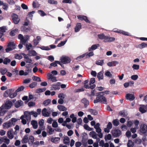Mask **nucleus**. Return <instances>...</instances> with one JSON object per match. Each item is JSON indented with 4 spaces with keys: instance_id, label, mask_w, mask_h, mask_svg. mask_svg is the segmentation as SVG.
Here are the masks:
<instances>
[{
    "instance_id": "f257e3e1",
    "label": "nucleus",
    "mask_w": 147,
    "mask_h": 147,
    "mask_svg": "<svg viewBox=\"0 0 147 147\" xmlns=\"http://www.w3.org/2000/svg\"><path fill=\"white\" fill-rule=\"evenodd\" d=\"M98 96L96 97V99L94 100V103L100 102L104 104H107V99L103 95H100L99 93Z\"/></svg>"
},
{
    "instance_id": "f03ea898",
    "label": "nucleus",
    "mask_w": 147,
    "mask_h": 147,
    "mask_svg": "<svg viewBox=\"0 0 147 147\" xmlns=\"http://www.w3.org/2000/svg\"><path fill=\"white\" fill-rule=\"evenodd\" d=\"M29 38V36L27 35L24 36L22 34H20L18 35V38L20 40V42L24 45L26 44Z\"/></svg>"
},
{
    "instance_id": "7ed1b4c3",
    "label": "nucleus",
    "mask_w": 147,
    "mask_h": 147,
    "mask_svg": "<svg viewBox=\"0 0 147 147\" xmlns=\"http://www.w3.org/2000/svg\"><path fill=\"white\" fill-rule=\"evenodd\" d=\"M7 47L8 48L5 49L6 52H8L15 49L16 47V45L14 42H10L8 43Z\"/></svg>"
},
{
    "instance_id": "20e7f679",
    "label": "nucleus",
    "mask_w": 147,
    "mask_h": 147,
    "mask_svg": "<svg viewBox=\"0 0 147 147\" xmlns=\"http://www.w3.org/2000/svg\"><path fill=\"white\" fill-rule=\"evenodd\" d=\"M60 59L61 63L64 64L69 63L71 61V59L69 57L65 56L61 57Z\"/></svg>"
},
{
    "instance_id": "39448f33",
    "label": "nucleus",
    "mask_w": 147,
    "mask_h": 147,
    "mask_svg": "<svg viewBox=\"0 0 147 147\" xmlns=\"http://www.w3.org/2000/svg\"><path fill=\"white\" fill-rule=\"evenodd\" d=\"M3 142L8 145L10 143V140L6 136H4L3 137H0V143L1 144Z\"/></svg>"
},
{
    "instance_id": "423d86ee",
    "label": "nucleus",
    "mask_w": 147,
    "mask_h": 147,
    "mask_svg": "<svg viewBox=\"0 0 147 147\" xmlns=\"http://www.w3.org/2000/svg\"><path fill=\"white\" fill-rule=\"evenodd\" d=\"M12 105V102L11 101L8 100L6 101L4 104L2 106H3V108L5 109H10Z\"/></svg>"
},
{
    "instance_id": "0eeeda50",
    "label": "nucleus",
    "mask_w": 147,
    "mask_h": 147,
    "mask_svg": "<svg viewBox=\"0 0 147 147\" xmlns=\"http://www.w3.org/2000/svg\"><path fill=\"white\" fill-rule=\"evenodd\" d=\"M11 17L14 23L18 24L20 21V19L18 18V15L15 13H13L12 14Z\"/></svg>"
},
{
    "instance_id": "6e6552de",
    "label": "nucleus",
    "mask_w": 147,
    "mask_h": 147,
    "mask_svg": "<svg viewBox=\"0 0 147 147\" xmlns=\"http://www.w3.org/2000/svg\"><path fill=\"white\" fill-rule=\"evenodd\" d=\"M140 131L143 134H145L147 131V126L145 124H142L140 127Z\"/></svg>"
},
{
    "instance_id": "1a4fd4ad",
    "label": "nucleus",
    "mask_w": 147,
    "mask_h": 147,
    "mask_svg": "<svg viewBox=\"0 0 147 147\" xmlns=\"http://www.w3.org/2000/svg\"><path fill=\"white\" fill-rule=\"evenodd\" d=\"M13 125L12 123L10 122L9 121H8L4 123L3 124V126L4 129H8L11 127Z\"/></svg>"
},
{
    "instance_id": "9d476101",
    "label": "nucleus",
    "mask_w": 147,
    "mask_h": 147,
    "mask_svg": "<svg viewBox=\"0 0 147 147\" xmlns=\"http://www.w3.org/2000/svg\"><path fill=\"white\" fill-rule=\"evenodd\" d=\"M13 91V90L12 89H8L4 92L3 96L5 97L9 96L10 94L12 93Z\"/></svg>"
},
{
    "instance_id": "9b49d317",
    "label": "nucleus",
    "mask_w": 147,
    "mask_h": 147,
    "mask_svg": "<svg viewBox=\"0 0 147 147\" xmlns=\"http://www.w3.org/2000/svg\"><path fill=\"white\" fill-rule=\"evenodd\" d=\"M47 76L48 77V79L50 80L53 82L57 81V80L56 77L54 76L52 74L49 73L47 74Z\"/></svg>"
},
{
    "instance_id": "f8f14e48",
    "label": "nucleus",
    "mask_w": 147,
    "mask_h": 147,
    "mask_svg": "<svg viewBox=\"0 0 147 147\" xmlns=\"http://www.w3.org/2000/svg\"><path fill=\"white\" fill-rule=\"evenodd\" d=\"M7 136L9 139H12L13 138L14 135L12 129H11L9 131H7Z\"/></svg>"
},
{
    "instance_id": "ddd939ff",
    "label": "nucleus",
    "mask_w": 147,
    "mask_h": 147,
    "mask_svg": "<svg viewBox=\"0 0 147 147\" xmlns=\"http://www.w3.org/2000/svg\"><path fill=\"white\" fill-rule=\"evenodd\" d=\"M30 112L26 111L24 113V118H26L28 121H30L31 119Z\"/></svg>"
},
{
    "instance_id": "4468645a",
    "label": "nucleus",
    "mask_w": 147,
    "mask_h": 147,
    "mask_svg": "<svg viewBox=\"0 0 147 147\" xmlns=\"http://www.w3.org/2000/svg\"><path fill=\"white\" fill-rule=\"evenodd\" d=\"M112 134L113 136L117 137L121 134V131L119 130H115L112 131Z\"/></svg>"
},
{
    "instance_id": "2eb2a0df",
    "label": "nucleus",
    "mask_w": 147,
    "mask_h": 147,
    "mask_svg": "<svg viewBox=\"0 0 147 147\" xmlns=\"http://www.w3.org/2000/svg\"><path fill=\"white\" fill-rule=\"evenodd\" d=\"M125 98L127 100H133L134 99L135 97L133 94H127L125 95Z\"/></svg>"
},
{
    "instance_id": "dca6fc26",
    "label": "nucleus",
    "mask_w": 147,
    "mask_h": 147,
    "mask_svg": "<svg viewBox=\"0 0 147 147\" xmlns=\"http://www.w3.org/2000/svg\"><path fill=\"white\" fill-rule=\"evenodd\" d=\"M42 115L45 117H49L50 116V113L48 112L47 109L45 108L42 109Z\"/></svg>"
},
{
    "instance_id": "f3484780",
    "label": "nucleus",
    "mask_w": 147,
    "mask_h": 147,
    "mask_svg": "<svg viewBox=\"0 0 147 147\" xmlns=\"http://www.w3.org/2000/svg\"><path fill=\"white\" fill-rule=\"evenodd\" d=\"M78 19L81 20H85L86 22L90 23V21L88 20L87 17L84 16L79 15L77 16Z\"/></svg>"
},
{
    "instance_id": "a211bd4d",
    "label": "nucleus",
    "mask_w": 147,
    "mask_h": 147,
    "mask_svg": "<svg viewBox=\"0 0 147 147\" xmlns=\"http://www.w3.org/2000/svg\"><path fill=\"white\" fill-rule=\"evenodd\" d=\"M24 59V61L26 63H30L32 62V60L27 55L24 54H23Z\"/></svg>"
},
{
    "instance_id": "6ab92c4d",
    "label": "nucleus",
    "mask_w": 147,
    "mask_h": 147,
    "mask_svg": "<svg viewBox=\"0 0 147 147\" xmlns=\"http://www.w3.org/2000/svg\"><path fill=\"white\" fill-rule=\"evenodd\" d=\"M140 107L139 108V111L142 113H144L146 112L145 109V106L144 105H140Z\"/></svg>"
},
{
    "instance_id": "aec40b11",
    "label": "nucleus",
    "mask_w": 147,
    "mask_h": 147,
    "mask_svg": "<svg viewBox=\"0 0 147 147\" xmlns=\"http://www.w3.org/2000/svg\"><path fill=\"white\" fill-rule=\"evenodd\" d=\"M40 5L39 4V3L36 1L35 0L33 1L32 3L33 7L34 9H36L38 8Z\"/></svg>"
},
{
    "instance_id": "412c9836",
    "label": "nucleus",
    "mask_w": 147,
    "mask_h": 147,
    "mask_svg": "<svg viewBox=\"0 0 147 147\" xmlns=\"http://www.w3.org/2000/svg\"><path fill=\"white\" fill-rule=\"evenodd\" d=\"M31 124L34 129H36L38 127L37 122L35 120H32L31 121Z\"/></svg>"
},
{
    "instance_id": "4be33fe9",
    "label": "nucleus",
    "mask_w": 147,
    "mask_h": 147,
    "mask_svg": "<svg viewBox=\"0 0 147 147\" xmlns=\"http://www.w3.org/2000/svg\"><path fill=\"white\" fill-rule=\"evenodd\" d=\"M6 112V110L3 108V106L0 107V115L3 116Z\"/></svg>"
},
{
    "instance_id": "5701e85b",
    "label": "nucleus",
    "mask_w": 147,
    "mask_h": 147,
    "mask_svg": "<svg viewBox=\"0 0 147 147\" xmlns=\"http://www.w3.org/2000/svg\"><path fill=\"white\" fill-rule=\"evenodd\" d=\"M119 114L123 117H125L127 115V111L125 110H123L119 112Z\"/></svg>"
},
{
    "instance_id": "b1692460",
    "label": "nucleus",
    "mask_w": 147,
    "mask_h": 147,
    "mask_svg": "<svg viewBox=\"0 0 147 147\" xmlns=\"http://www.w3.org/2000/svg\"><path fill=\"white\" fill-rule=\"evenodd\" d=\"M89 135L94 139H96L97 138V134L94 131H92L90 132Z\"/></svg>"
},
{
    "instance_id": "393cba45",
    "label": "nucleus",
    "mask_w": 147,
    "mask_h": 147,
    "mask_svg": "<svg viewBox=\"0 0 147 147\" xmlns=\"http://www.w3.org/2000/svg\"><path fill=\"white\" fill-rule=\"evenodd\" d=\"M23 104V102L21 100H19L17 101L15 104V107H19Z\"/></svg>"
},
{
    "instance_id": "a878e982",
    "label": "nucleus",
    "mask_w": 147,
    "mask_h": 147,
    "mask_svg": "<svg viewBox=\"0 0 147 147\" xmlns=\"http://www.w3.org/2000/svg\"><path fill=\"white\" fill-rule=\"evenodd\" d=\"M118 63L119 62L118 61H114L108 63L107 65L110 67H111L113 66H115L116 65L118 64Z\"/></svg>"
},
{
    "instance_id": "bb28decb",
    "label": "nucleus",
    "mask_w": 147,
    "mask_h": 147,
    "mask_svg": "<svg viewBox=\"0 0 147 147\" xmlns=\"http://www.w3.org/2000/svg\"><path fill=\"white\" fill-rule=\"evenodd\" d=\"M100 45L99 44H96L93 45L91 47L88 49V51H90L92 50H94L96 49Z\"/></svg>"
},
{
    "instance_id": "cd10ccee",
    "label": "nucleus",
    "mask_w": 147,
    "mask_h": 147,
    "mask_svg": "<svg viewBox=\"0 0 147 147\" xmlns=\"http://www.w3.org/2000/svg\"><path fill=\"white\" fill-rule=\"evenodd\" d=\"M63 142L64 144H68L69 142V137L67 136L63 137Z\"/></svg>"
},
{
    "instance_id": "c85d7f7f",
    "label": "nucleus",
    "mask_w": 147,
    "mask_h": 147,
    "mask_svg": "<svg viewBox=\"0 0 147 147\" xmlns=\"http://www.w3.org/2000/svg\"><path fill=\"white\" fill-rule=\"evenodd\" d=\"M57 107L58 109L60 111H65L67 110V109L65 107L61 105H58Z\"/></svg>"
},
{
    "instance_id": "c756f323",
    "label": "nucleus",
    "mask_w": 147,
    "mask_h": 147,
    "mask_svg": "<svg viewBox=\"0 0 147 147\" xmlns=\"http://www.w3.org/2000/svg\"><path fill=\"white\" fill-rule=\"evenodd\" d=\"M103 71H100L97 74V78H98L99 80H103Z\"/></svg>"
},
{
    "instance_id": "7c9ffc66",
    "label": "nucleus",
    "mask_w": 147,
    "mask_h": 147,
    "mask_svg": "<svg viewBox=\"0 0 147 147\" xmlns=\"http://www.w3.org/2000/svg\"><path fill=\"white\" fill-rule=\"evenodd\" d=\"M28 137L27 135L24 136L21 141L22 142V144L26 143L28 141Z\"/></svg>"
},
{
    "instance_id": "2f4dec72",
    "label": "nucleus",
    "mask_w": 147,
    "mask_h": 147,
    "mask_svg": "<svg viewBox=\"0 0 147 147\" xmlns=\"http://www.w3.org/2000/svg\"><path fill=\"white\" fill-rule=\"evenodd\" d=\"M81 24L80 23H77L75 28V31L76 32L79 31L81 28Z\"/></svg>"
},
{
    "instance_id": "473e14b6",
    "label": "nucleus",
    "mask_w": 147,
    "mask_h": 147,
    "mask_svg": "<svg viewBox=\"0 0 147 147\" xmlns=\"http://www.w3.org/2000/svg\"><path fill=\"white\" fill-rule=\"evenodd\" d=\"M134 145V142H132V140H129L127 144V147H133Z\"/></svg>"
},
{
    "instance_id": "72a5a7b5",
    "label": "nucleus",
    "mask_w": 147,
    "mask_h": 147,
    "mask_svg": "<svg viewBox=\"0 0 147 147\" xmlns=\"http://www.w3.org/2000/svg\"><path fill=\"white\" fill-rule=\"evenodd\" d=\"M1 6H2L3 9H7L8 7V5L6 3H4L3 2H1Z\"/></svg>"
},
{
    "instance_id": "f704fd0d",
    "label": "nucleus",
    "mask_w": 147,
    "mask_h": 147,
    "mask_svg": "<svg viewBox=\"0 0 147 147\" xmlns=\"http://www.w3.org/2000/svg\"><path fill=\"white\" fill-rule=\"evenodd\" d=\"M88 111L92 115H96L98 114V112L96 110L92 109H89Z\"/></svg>"
},
{
    "instance_id": "c9c22d12",
    "label": "nucleus",
    "mask_w": 147,
    "mask_h": 147,
    "mask_svg": "<svg viewBox=\"0 0 147 147\" xmlns=\"http://www.w3.org/2000/svg\"><path fill=\"white\" fill-rule=\"evenodd\" d=\"M82 102L84 104L85 107H86L88 105L89 103L88 101L85 98L82 100Z\"/></svg>"
},
{
    "instance_id": "e433bc0d",
    "label": "nucleus",
    "mask_w": 147,
    "mask_h": 147,
    "mask_svg": "<svg viewBox=\"0 0 147 147\" xmlns=\"http://www.w3.org/2000/svg\"><path fill=\"white\" fill-rule=\"evenodd\" d=\"M104 63L103 60H99L96 61V64L98 65L102 66Z\"/></svg>"
},
{
    "instance_id": "4c0bfd02",
    "label": "nucleus",
    "mask_w": 147,
    "mask_h": 147,
    "mask_svg": "<svg viewBox=\"0 0 147 147\" xmlns=\"http://www.w3.org/2000/svg\"><path fill=\"white\" fill-rule=\"evenodd\" d=\"M115 32H118V33H121L123 34L126 36H129V33L127 32H125L124 31L122 30H119V31H115Z\"/></svg>"
},
{
    "instance_id": "58836bf2",
    "label": "nucleus",
    "mask_w": 147,
    "mask_h": 147,
    "mask_svg": "<svg viewBox=\"0 0 147 147\" xmlns=\"http://www.w3.org/2000/svg\"><path fill=\"white\" fill-rule=\"evenodd\" d=\"M147 46V44L143 42L139 45L138 46V47L140 49H142L146 47Z\"/></svg>"
},
{
    "instance_id": "ea45409f",
    "label": "nucleus",
    "mask_w": 147,
    "mask_h": 147,
    "mask_svg": "<svg viewBox=\"0 0 147 147\" xmlns=\"http://www.w3.org/2000/svg\"><path fill=\"white\" fill-rule=\"evenodd\" d=\"M11 61V60L8 58H5L3 60V63L5 65H7Z\"/></svg>"
},
{
    "instance_id": "a19ab883",
    "label": "nucleus",
    "mask_w": 147,
    "mask_h": 147,
    "mask_svg": "<svg viewBox=\"0 0 147 147\" xmlns=\"http://www.w3.org/2000/svg\"><path fill=\"white\" fill-rule=\"evenodd\" d=\"M134 143L137 144H140L142 142V140L141 139L137 138L134 140Z\"/></svg>"
},
{
    "instance_id": "79ce46f5",
    "label": "nucleus",
    "mask_w": 147,
    "mask_h": 147,
    "mask_svg": "<svg viewBox=\"0 0 147 147\" xmlns=\"http://www.w3.org/2000/svg\"><path fill=\"white\" fill-rule=\"evenodd\" d=\"M18 30V29H15L14 30H12L10 33V35L12 36H14L15 35V33L17 32Z\"/></svg>"
},
{
    "instance_id": "37998d69",
    "label": "nucleus",
    "mask_w": 147,
    "mask_h": 147,
    "mask_svg": "<svg viewBox=\"0 0 147 147\" xmlns=\"http://www.w3.org/2000/svg\"><path fill=\"white\" fill-rule=\"evenodd\" d=\"M48 2L49 3L51 4L56 5L58 3L57 1L54 0H48Z\"/></svg>"
},
{
    "instance_id": "c03bdc74",
    "label": "nucleus",
    "mask_w": 147,
    "mask_h": 147,
    "mask_svg": "<svg viewBox=\"0 0 147 147\" xmlns=\"http://www.w3.org/2000/svg\"><path fill=\"white\" fill-rule=\"evenodd\" d=\"M99 38L101 39H105V41L106 42L107 39V36H105L103 34H99L98 35Z\"/></svg>"
},
{
    "instance_id": "a18cd8bd",
    "label": "nucleus",
    "mask_w": 147,
    "mask_h": 147,
    "mask_svg": "<svg viewBox=\"0 0 147 147\" xmlns=\"http://www.w3.org/2000/svg\"><path fill=\"white\" fill-rule=\"evenodd\" d=\"M112 122L113 125L115 126H117L119 125V123L118 119H117L113 120Z\"/></svg>"
},
{
    "instance_id": "49530a36",
    "label": "nucleus",
    "mask_w": 147,
    "mask_h": 147,
    "mask_svg": "<svg viewBox=\"0 0 147 147\" xmlns=\"http://www.w3.org/2000/svg\"><path fill=\"white\" fill-rule=\"evenodd\" d=\"M59 86V83H57L55 84H53L52 85V88H53V89L56 90L57 89H59V88L58 87Z\"/></svg>"
},
{
    "instance_id": "de8ad7c7",
    "label": "nucleus",
    "mask_w": 147,
    "mask_h": 147,
    "mask_svg": "<svg viewBox=\"0 0 147 147\" xmlns=\"http://www.w3.org/2000/svg\"><path fill=\"white\" fill-rule=\"evenodd\" d=\"M32 79L34 80L37 81L41 82V81L40 78L38 77L34 76L32 77Z\"/></svg>"
},
{
    "instance_id": "09e8293b",
    "label": "nucleus",
    "mask_w": 147,
    "mask_h": 147,
    "mask_svg": "<svg viewBox=\"0 0 147 147\" xmlns=\"http://www.w3.org/2000/svg\"><path fill=\"white\" fill-rule=\"evenodd\" d=\"M84 128L86 129L88 131H92L93 129V128H91L89 127L88 126L87 124H84Z\"/></svg>"
},
{
    "instance_id": "8fccbe9b",
    "label": "nucleus",
    "mask_w": 147,
    "mask_h": 147,
    "mask_svg": "<svg viewBox=\"0 0 147 147\" xmlns=\"http://www.w3.org/2000/svg\"><path fill=\"white\" fill-rule=\"evenodd\" d=\"M47 128L49 129V134H52L53 132L54 131V130L51 127V126H48Z\"/></svg>"
},
{
    "instance_id": "3c124183",
    "label": "nucleus",
    "mask_w": 147,
    "mask_h": 147,
    "mask_svg": "<svg viewBox=\"0 0 147 147\" xmlns=\"http://www.w3.org/2000/svg\"><path fill=\"white\" fill-rule=\"evenodd\" d=\"M60 140V138L59 137H55L54 138H52L51 139V142H56L59 141Z\"/></svg>"
},
{
    "instance_id": "603ef678",
    "label": "nucleus",
    "mask_w": 147,
    "mask_h": 147,
    "mask_svg": "<svg viewBox=\"0 0 147 147\" xmlns=\"http://www.w3.org/2000/svg\"><path fill=\"white\" fill-rule=\"evenodd\" d=\"M115 40V38L114 37H110L108 38L107 37L106 42H112L114 41Z\"/></svg>"
},
{
    "instance_id": "864d4df0",
    "label": "nucleus",
    "mask_w": 147,
    "mask_h": 147,
    "mask_svg": "<svg viewBox=\"0 0 147 147\" xmlns=\"http://www.w3.org/2000/svg\"><path fill=\"white\" fill-rule=\"evenodd\" d=\"M17 119L15 118H12L11 119L9 120V121L11 123H12L13 125H15V123L17 121Z\"/></svg>"
},
{
    "instance_id": "5fc2aeb1",
    "label": "nucleus",
    "mask_w": 147,
    "mask_h": 147,
    "mask_svg": "<svg viewBox=\"0 0 147 147\" xmlns=\"http://www.w3.org/2000/svg\"><path fill=\"white\" fill-rule=\"evenodd\" d=\"M51 100L50 99H47L45 101L43 102V104L45 106L48 105L50 103Z\"/></svg>"
},
{
    "instance_id": "6e6d98bb",
    "label": "nucleus",
    "mask_w": 147,
    "mask_h": 147,
    "mask_svg": "<svg viewBox=\"0 0 147 147\" xmlns=\"http://www.w3.org/2000/svg\"><path fill=\"white\" fill-rule=\"evenodd\" d=\"M37 84V83L36 82H34L30 84L29 86L31 88H33L36 86Z\"/></svg>"
},
{
    "instance_id": "4d7b16f0",
    "label": "nucleus",
    "mask_w": 147,
    "mask_h": 147,
    "mask_svg": "<svg viewBox=\"0 0 147 147\" xmlns=\"http://www.w3.org/2000/svg\"><path fill=\"white\" fill-rule=\"evenodd\" d=\"M35 11H32V12H29L28 15V16L29 18H30L31 20H32V17L33 16V14L34 13Z\"/></svg>"
},
{
    "instance_id": "13d9d810",
    "label": "nucleus",
    "mask_w": 147,
    "mask_h": 147,
    "mask_svg": "<svg viewBox=\"0 0 147 147\" xmlns=\"http://www.w3.org/2000/svg\"><path fill=\"white\" fill-rule=\"evenodd\" d=\"M24 116H22L20 117V119L22 120V123L24 125L26 124L27 121L26 119H24Z\"/></svg>"
},
{
    "instance_id": "bf43d9fd",
    "label": "nucleus",
    "mask_w": 147,
    "mask_h": 147,
    "mask_svg": "<svg viewBox=\"0 0 147 147\" xmlns=\"http://www.w3.org/2000/svg\"><path fill=\"white\" fill-rule=\"evenodd\" d=\"M17 95V93L16 91L13 93L10 94L9 96V97L11 98H13L16 96Z\"/></svg>"
},
{
    "instance_id": "052dcab7",
    "label": "nucleus",
    "mask_w": 147,
    "mask_h": 147,
    "mask_svg": "<svg viewBox=\"0 0 147 147\" xmlns=\"http://www.w3.org/2000/svg\"><path fill=\"white\" fill-rule=\"evenodd\" d=\"M46 90V88H39L36 90V92L37 93L44 92Z\"/></svg>"
},
{
    "instance_id": "680f3d73",
    "label": "nucleus",
    "mask_w": 147,
    "mask_h": 147,
    "mask_svg": "<svg viewBox=\"0 0 147 147\" xmlns=\"http://www.w3.org/2000/svg\"><path fill=\"white\" fill-rule=\"evenodd\" d=\"M21 29L22 30L25 32H28L30 30V29L28 28H26L25 26H23L21 28Z\"/></svg>"
},
{
    "instance_id": "e2e57ef3",
    "label": "nucleus",
    "mask_w": 147,
    "mask_h": 147,
    "mask_svg": "<svg viewBox=\"0 0 147 147\" xmlns=\"http://www.w3.org/2000/svg\"><path fill=\"white\" fill-rule=\"evenodd\" d=\"M14 57L16 59H20L22 58V56L18 54H16L15 55Z\"/></svg>"
},
{
    "instance_id": "0e129e2a",
    "label": "nucleus",
    "mask_w": 147,
    "mask_h": 147,
    "mask_svg": "<svg viewBox=\"0 0 147 147\" xmlns=\"http://www.w3.org/2000/svg\"><path fill=\"white\" fill-rule=\"evenodd\" d=\"M24 88V87L23 86H21L19 87L16 90V92H19L23 90Z\"/></svg>"
},
{
    "instance_id": "69168bd1",
    "label": "nucleus",
    "mask_w": 147,
    "mask_h": 147,
    "mask_svg": "<svg viewBox=\"0 0 147 147\" xmlns=\"http://www.w3.org/2000/svg\"><path fill=\"white\" fill-rule=\"evenodd\" d=\"M44 123V120H43V119H41L40 121L39 122V123H38L39 125L40 126L41 128L43 125Z\"/></svg>"
},
{
    "instance_id": "338daca9",
    "label": "nucleus",
    "mask_w": 147,
    "mask_h": 147,
    "mask_svg": "<svg viewBox=\"0 0 147 147\" xmlns=\"http://www.w3.org/2000/svg\"><path fill=\"white\" fill-rule=\"evenodd\" d=\"M138 78V76L137 75H132L131 77V79L134 80H136Z\"/></svg>"
},
{
    "instance_id": "774afa93",
    "label": "nucleus",
    "mask_w": 147,
    "mask_h": 147,
    "mask_svg": "<svg viewBox=\"0 0 147 147\" xmlns=\"http://www.w3.org/2000/svg\"><path fill=\"white\" fill-rule=\"evenodd\" d=\"M82 145V143L80 142H76L75 144L76 147H80Z\"/></svg>"
}]
</instances>
